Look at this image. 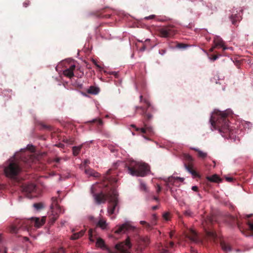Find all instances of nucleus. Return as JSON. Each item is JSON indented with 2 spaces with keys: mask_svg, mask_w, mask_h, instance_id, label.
I'll return each instance as SVG.
<instances>
[{
  "mask_svg": "<svg viewBox=\"0 0 253 253\" xmlns=\"http://www.w3.org/2000/svg\"><path fill=\"white\" fill-rule=\"evenodd\" d=\"M228 113L227 112L217 111L213 113L210 119L212 126L222 133L223 137H234L236 131L232 126L229 125Z\"/></svg>",
  "mask_w": 253,
  "mask_h": 253,
  "instance_id": "1",
  "label": "nucleus"
},
{
  "mask_svg": "<svg viewBox=\"0 0 253 253\" xmlns=\"http://www.w3.org/2000/svg\"><path fill=\"white\" fill-rule=\"evenodd\" d=\"M46 216L40 217H32L29 219H16L10 229L12 233H17L22 229L28 231L33 225L37 228H40L42 226L46 220Z\"/></svg>",
  "mask_w": 253,
  "mask_h": 253,
  "instance_id": "2",
  "label": "nucleus"
},
{
  "mask_svg": "<svg viewBox=\"0 0 253 253\" xmlns=\"http://www.w3.org/2000/svg\"><path fill=\"white\" fill-rule=\"evenodd\" d=\"M128 172L133 176H144L149 170V166L144 163L133 161L127 167Z\"/></svg>",
  "mask_w": 253,
  "mask_h": 253,
  "instance_id": "3",
  "label": "nucleus"
},
{
  "mask_svg": "<svg viewBox=\"0 0 253 253\" xmlns=\"http://www.w3.org/2000/svg\"><path fill=\"white\" fill-rule=\"evenodd\" d=\"M21 170L18 163L14 161H10L4 168V171L5 175L11 178H15Z\"/></svg>",
  "mask_w": 253,
  "mask_h": 253,
  "instance_id": "4",
  "label": "nucleus"
},
{
  "mask_svg": "<svg viewBox=\"0 0 253 253\" xmlns=\"http://www.w3.org/2000/svg\"><path fill=\"white\" fill-rule=\"evenodd\" d=\"M140 98V102L144 103L145 104L146 106L144 107L143 106H136L135 107V111L137 112L139 110L141 111L140 114L143 116L146 121H150L153 117L152 115L150 113H147V111L149 108H151L152 109H153V107L151 106L150 102L146 98H143V96L141 95L139 97Z\"/></svg>",
  "mask_w": 253,
  "mask_h": 253,
  "instance_id": "5",
  "label": "nucleus"
},
{
  "mask_svg": "<svg viewBox=\"0 0 253 253\" xmlns=\"http://www.w3.org/2000/svg\"><path fill=\"white\" fill-rule=\"evenodd\" d=\"M52 203L50 205L51 213L49 215V224L52 225L58 219L59 215L62 212L60 207L57 203V199L56 197L51 198Z\"/></svg>",
  "mask_w": 253,
  "mask_h": 253,
  "instance_id": "6",
  "label": "nucleus"
},
{
  "mask_svg": "<svg viewBox=\"0 0 253 253\" xmlns=\"http://www.w3.org/2000/svg\"><path fill=\"white\" fill-rule=\"evenodd\" d=\"M213 217L211 216H208L203 221L202 224L205 228L206 234L208 238L215 242L217 238L216 233L210 228V225L213 224Z\"/></svg>",
  "mask_w": 253,
  "mask_h": 253,
  "instance_id": "7",
  "label": "nucleus"
},
{
  "mask_svg": "<svg viewBox=\"0 0 253 253\" xmlns=\"http://www.w3.org/2000/svg\"><path fill=\"white\" fill-rule=\"evenodd\" d=\"M157 31L160 37L165 38L172 37L176 33V29L172 25L162 27Z\"/></svg>",
  "mask_w": 253,
  "mask_h": 253,
  "instance_id": "8",
  "label": "nucleus"
},
{
  "mask_svg": "<svg viewBox=\"0 0 253 253\" xmlns=\"http://www.w3.org/2000/svg\"><path fill=\"white\" fill-rule=\"evenodd\" d=\"M184 165L186 169L194 177H199L198 173L193 169V158L188 154H183Z\"/></svg>",
  "mask_w": 253,
  "mask_h": 253,
  "instance_id": "9",
  "label": "nucleus"
},
{
  "mask_svg": "<svg viewBox=\"0 0 253 253\" xmlns=\"http://www.w3.org/2000/svg\"><path fill=\"white\" fill-rule=\"evenodd\" d=\"M118 192L112 188V215L118 213L119 211V200L118 198ZM115 216L112 215V219L115 218Z\"/></svg>",
  "mask_w": 253,
  "mask_h": 253,
  "instance_id": "10",
  "label": "nucleus"
},
{
  "mask_svg": "<svg viewBox=\"0 0 253 253\" xmlns=\"http://www.w3.org/2000/svg\"><path fill=\"white\" fill-rule=\"evenodd\" d=\"M131 245L129 239L127 238L125 242L117 244L115 248L120 253H130L129 250L131 248Z\"/></svg>",
  "mask_w": 253,
  "mask_h": 253,
  "instance_id": "11",
  "label": "nucleus"
},
{
  "mask_svg": "<svg viewBox=\"0 0 253 253\" xmlns=\"http://www.w3.org/2000/svg\"><path fill=\"white\" fill-rule=\"evenodd\" d=\"M131 126L134 127L136 131L142 134H145L147 132L150 134L154 133L152 127L148 126L145 122H143V127H137L134 125H131Z\"/></svg>",
  "mask_w": 253,
  "mask_h": 253,
  "instance_id": "12",
  "label": "nucleus"
},
{
  "mask_svg": "<svg viewBox=\"0 0 253 253\" xmlns=\"http://www.w3.org/2000/svg\"><path fill=\"white\" fill-rule=\"evenodd\" d=\"M110 169L108 170L107 174H106V175L103 177L102 179V182L100 183V187H104V188H106V190H104L105 192H107V191H109L110 189V186L111 185V179L109 174V173L110 172Z\"/></svg>",
  "mask_w": 253,
  "mask_h": 253,
  "instance_id": "13",
  "label": "nucleus"
},
{
  "mask_svg": "<svg viewBox=\"0 0 253 253\" xmlns=\"http://www.w3.org/2000/svg\"><path fill=\"white\" fill-rule=\"evenodd\" d=\"M36 190V186L34 184L30 183L25 185L23 187V190L27 193V194H31L28 195V197L32 198L36 197V195L34 194V192Z\"/></svg>",
  "mask_w": 253,
  "mask_h": 253,
  "instance_id": "14",
  "label": "nucleus"
},
{
  "mask_svg": "<svg viewBox=\"0 0 253 253\" xmlns=\"http://www.w3.org/2000/svg\"><path fill=\"white\" fill-rule=\"evenodd\" d=\"M133 229V227L130 225L129 224L127 223H125L122 225L118 226L116 230H115L114 232L116 234H120L124 233L126 232V231L132 230Z\"/></svg>",
  "mask_w": 253,
  "mask_h": 253,
  "instance_id": "15",
  "label": "nucleus"
},
{
  "mask_svg": "<svg viewBox=\"0 0 253 253\" xmlns=\"http://www.w3.org/2000/svg\"><path fill=\"white\" fill-rule=\"evenodd\" d=\"M186 236L192 242H197L198 241L197 234L192 229H190L187 231Z\"/></svg>",
  "mask_w": 253,
  "mask_h": 253,
  "instance_id": "16",
  "label": "nucleus"
},
{
  "mask_svg": "<svg viewBox=\"0 0 253 253\" xmlns=\"http://www.w3.org/2000/svg\"><path fill=\"white\" fill-rule=\"evenodd\" d=\"M213 42L215 46H216L217 47H222L223 50H225L227 49V47L224 45V42L222 39L218 36L214 37Z\"/></svg>",
  "mask_w": 253,
  "mask_h": 253,
  "instance_id": "17",
  "label": "nucleus"
},
{
  "mask_svg": "<svg viewBox=\"0 0 253 253\" xmlns=\"http://www.w3.org/2000/svg\"><path fill=\"white\" fill-rule=\"evenodd\" d=\"M75 68L76 66L75 65H71L69 68L63 71L64 75L69 78H71L74 76V71L75 70Z\"/></svg>",
  "mask_w": 253,
  "mask_h": 253,
  "instance_id": "18",
  "label": "nucleus"
},
{
  "mask_svg": "<svg viewBox=\"0 0 253 253\" xmlns=\"http://www.w3.org/2000/svg\"><path fill=\"white\" fill-rule=\"evenodd\" d=\"M96 246L98 248H100L103 250H107L109 253L111 252L110 249L106 245L104 241L100 238L97 239Z\"/></svg>",
  "mask_w": 253,
  "mask_h": 253,
  "instance_id": "19",
  "label": "nucleus"
},
{
  "mask_svg": "<svg viewBox=\"0 0 253 253\" xmlns=\"http://www.w3.org/2000/svg\"><path fill=\"white\" fill-rule=\"evenodd\" d=\"M84 172L89 176H93L96 178L99 177L100 175L98 172L95 171L94 170L86 167H85Z\"/></svg>",
  "mask_w": 253,
  "mask_h": 253,
  "instance_id": "20",
  "label": "nucleus"
},
{
  "mask_svg": "<svg viewBox=\"0 0 253 253\" xmlns=\"http://www.w3.org/2000/svg\"><path fill=\"white\" fill-rule=\"evenodd\" d=\"M107 225V224L106 223V221L103 218H100V219L97 222H96V227H99L103 230L106 228Z\"/></svg>",
  "mask_w": 253,
  "mask_h": 253,
  "instance_id": "21",
  "label": "nucleus"
},
{
  "mask_svg": "<svg viewBox=\"0 0 253 253\" xmlns=\"http://www.w3.org/2000/svg\"><path fill=\"white\" fill-rule=\"evenodd\" d=\"M95 199L96 202L100 204L102 202H104L106 200V196L102 193L95 195Z\"/></svg>",
  "mask_w": 253,
  "mask_h": 253,
  "instance_id": "22",
  "label": "nucleus"
},
{
  "mask_svg": "<svg viewBox=\"0 0 253 253\" xmlns=\"http://www.w3.org/2000/svg\"><path fill=\"white\" fill-rule=\"evenodd\" d=\"M84 233L85 230H82L79 232L74 233L70 237V239L73 240L78 239L80 237H82L84 235Z\"/></svg>",
  "mask_w": 253,
  "mask_h": 253,
  "instance_id": "23",
  "label": "nucleus"
},
{
  "mask_svg": "<svg viewBox=\"0 0 253 253\" xmlns=\"http://www.w3.org/2000/svg\"><path fill=\"white\" fill-rule=\"evenodd\" d=\"M87 92L89 94H97L99 92V88L94 86H91L87 89Z\"/></svg>",
  "mask_w": 253,
  "mask_h": 253,
  "instance_id": "24",
  "label": "nucleus"
},
{
  "mask_svg": "<svg viewBox=\"0 0 253 253\" xmlns=\"http://www.w3.org/2000/svg\"><path fill=\"white\" fill-rule=\"evenodd\" d=\"M207 178L211 182H218L221 181L220 178L216 174H214L211 176H208Z\"/></svg>",
  "mask_w": 253,
  "mask_h": 253,
  "instance_id": "25",
  "label": "nucleus"
},
{
  "mask_svg": "<svg viewBox=\"0 0 253 253\" xmlns=\"http://www.w3.org/2000/svg\"><path fill=\"white\" fill-rule=\"evenodd\" d=\"M220 246H221L222 249L226 252H230L231 251L230 246L229 245H228V244H226L223 241H221L220 242Z\"/></svg>",
  "mask_w": 253,
  "mask_h": 253,
  "instance_id": "26",
  "label": "nucleus"
},
{
  "mask_svg": "<svg viewBox=\"0 0 253 253\" xmlns=\"http://www.w3.org/2000/svg\"><path fill=\"white\" fill-rule=\"evenodd\" d=\"M193 150H194L196 152L198 153V156L202 159H205L207 156V153L206 152H204L198 149L197 148H194Z\"/></svg>",
  "mask_w": 253,
  "mask_h": 253,
  "instance_id": "27",
  "label": "nucleus"
},
{
  "mask_svg": "<svg viewBox=\"0 0 253 253\" xmlns=\"http://www.w3.org/2000/svg\"><path fill=\"white\" fill-rule=\"evenodd\" d=\"M82 148V145L78 146H74L72 147L73 154L74 156H77L80 152Z\"/></svg>",
  "mask_w": 253,
  "mask_h": 253,
  "instance_id": "28",
  "label": "nucleus"
},
{
  "mask_svg": "<svg viewBox=\"0 0 253 253\" xmlns=\"http://www.w3.org/2000/svg\"><path fill=\"white\" fill-rule=\"evenodd\" d=\"M235 222L238 226V228L241 231V232H242L243 234H244V228H243L242 226V223L241 222L240 220L237 218L235 219Z\"/></svg>",
  "mask_w": 253,
  "mask_h": 253,
  "instance_id": "29",
  "label": "nucleus"
},
{
  "mask_svg": "<svg viewBox=\"0 0 253 253\" xmlns=\"http://www.w3.org/2000/svg\"><path fill=\"white\" fill-rule=\"evenodd\" d=\"M88 235H89V240L91 242H93L94 241V240L93 239V236L94 235H96V229H89V232H88Z\"/></svg>",
  "mask_w": 253,
  "mask_h": 253,
  "instance_id": "30",
  "label": "nucleus"
},
{
  "mask_svg": "<svg viewBox=\"0 0 253 253\" xmlns=\"http://www.w3.org/2000/svg\"><path fill=\"white\" fill-rule=\"evenodd\" d=\"M140 223L141 225L145 226V228L147 230H151L152 229V224L151 225L150 224L147 223V222H146L145 221H140Z\"/></svg>",
  "mask_w": 253,
  "mask_h": 253,
  "instance_id": "31",
  "label": "nucleus"
},
{
  "mask_svg": "<svg viewBox=\"0 0 253 253\" xmlns=\"http://www.w3.org/2000/svg\"><path fill=\"white\" fill-rule=\"evenodd\" d=\"M34 207L37 210H40L43 208V205L42 203H35L34 204Z\"/></svg>",
  "mask_w": 253,
  "mask_h": 253,
  "instance_id": "32",
  "label": "nucleus"
},
{
  "mask_svg": "<svg viewBox=\"0 0 253 253\" xmlns=\"http://www.w3.org/2000/svg\"><path fill=\"white\" fill-rule=\"evenodd\" d=\"M183 213L184 215L187 217H192L194 214V213L192 211H191L189 209L185 211Z\"/></svg>",
  "mask_w": 253,
  "mask_h": 253,
  "instance_id": "33",
  "label": "nucleus"
},
{
  "mask_svg": "<svg viewBox=\"0 0 253 253\" xmlns=\"http://www.w3.org/2000/svg\"><path fill=\"white\" fill-rule=\"evenodd\" d=\"M90 122L96 123L98 126H102L103 124L101 120H98L97 119H93Z\"/></svg>",
  "mask_w": 253,
  "mask_h": 253,
  "instance_id": "34",
  "label": "nucleus"
},
{
  "mask_svg": "<svg viewBox=\"0 0 253 253\" xmlns=\"http://www.w3.org/2000/svg\"><path fill=\"white\" fill-rule=\"evenodd\" d=\"M248 228L252 231L253 233V222H251L249 220L247 221Z\"/></svg>",
  "mask_w": 253,
  "mask_h": 253,
  "instance_id": "35",
  "label": "nucleus"
},
{
  "mask_svg": "<svg viewBox=\"0 0 253 253\" xmlns=\"http://www.w3.org/2000/svg\"><path fill=\"white\" fill-rule=\"evenodd\" d=\"M157 219V217L155 214H153L152 215V218L151 220V224L152 225H155L156 224V220Z\"/></svg>",
  "mask_w": 253,
  "mask_h": 253,
  "instance_id": "36",
  "label": "nucleus"
},
{
  "mask_svg": "<svg viewBox=\"0 0 253 253\" xmlns=\"http://www.w3.org/2000/svg\"><path fill=\"white\" fill-rule=\"evenodd\" d=\"M237 15H232L231 16H230V19L231 20V21H232V23L234 25H235L236 24V23L237 22V20L236 19V18L237 17Z\"/></svg>",
  "mask_w": 253,
  "mask_h": 253,
  "instance_id": "37",
  "label": "nucleus"
},
{
  "mask_svg": "<svg viewBox=\"0 0 253 253\" xmlns=\"http://www.w3.org/2000/svg\"><path fill=\"white\" fill-rule=\"evenodd\" d=\"M53 253H65V251L63 248H60L55 250Z\"/></svg>",
  "mask_w": 253,
  "mask_h": 253,
  "instance_id": "38",
  "label": "nucleus"
},
{
  "mask_svg": "<svg viewBox=\"0 0 253 253\" xmlns=\"http://www.w3.org/2000/svg\"><path fill=\"white\" fill-rule=\"evenodd\" d=\"M121 164H122V162L119 161H117L116 163H114L113 165L112 166V169H113V168L114 169H117Z\"/></svg>",
  "mask_w": 253,
  "mask_h": 253,
  "instance_id": "39",
  "label": "nucleus"
},
{
  "mask_svg": "<svg viewBox=\"0 0 253 253\" xmlns=\"http://www.w3.org/2000/svg\"><path fill=\"white\" fill-rule=\"evenodd\" d=\"M141 189L144 191H147V186L145 184L141 183L140 185Z\"/></svg>",
  "mask_w": 253,
  "mask_h": 253,
  "instance_id": "40",
  "label": "nucleus"
},
{
  "mask_svg": "<svg viewBox=\"0 0 253 253\" xmlns=\"http://www.w3.org/2000/svg\"><path fill=\"white\" fill-rule=\"evenodd\" d=\"M221 55L220 54H218V55H212V57L211 58V59L213 60V61H215L216 60L219 56H220Z\"/></svg>",
  "mask_w": 253,
  "mask_h": 253,
  "instance_id": "41",
  "label": "nucleus"
},
{
  "mask_svg": "<svg viewBox=\"0 0 253 253\" xmlns=\"http://www.w3.org/2000/svg\"><path fill=\"white\" fill-rule=\"evenodd\" d=\"M30 1L28 0H26L23 2V6L25 7H27L30 5Z\"/></svg>",
  "mask_w": 253,
  "mask_h": 253,
  "instance_id": "42",
  "label": "nucleus"
},
{
  "mask_svg": "<svg viewBox=\"0 0 253 253\" xmlns=\"http://www.w3.org/2000/svg\"><path fill=\"white\" fill-rule=\"evenodd\" d=\"M166 52V49H161L159 50V53L161 54L162 55H164Z\"/></svg>",
  "mask_w": 253,
  "mask_h": 253,
  "instance_id": "43",
  "label": "nucleus"
},
{
  "mask_svg": "<svg viewBox=\"0 0 253 253\" xmlns=\"http://www.w3.org/2000/svg\"><path fill=\"white\" fill-rule=\"evenodd\" d=\"M169 213H165L163 214V217L166 220H169Z\"/></svg>",
  "mask_w": 253,
  "mask_h": 253,
  "instance_id": "44",
  "label": "nucleus"
},
{
  "mask_svg": "<svg viewBox=\"0 0 253 253\" xmlns=\"http://www.w3.org/2000/svg\"><path fill=\"white\" fill-rule=\"evenodd\" d=\"M111 74H112V75L114 76L115 78H116V79L119 78V74L118 72H112Z\"/></svg>",
  "mask_w": 253,
  "mask_h": 253,
  "instance_id": "45",
  "label": "nucleus"
},
{
  "mask_svg": "<svg viewBox=\"0 0 253 253\" xmlns=\"http://www.w3.org/2000/svg\"><path fill=\"white\" fill-rule=\"evenodd\" d=\"M146 48V47L145 45H144V44H142V46L141 47H140L139 50L141 51H144V50H145Z\"/></svg>",
  "mask_w": 253,
  "mask_h": 253,
  "instance_id": "46",
  "label": "nucleus"
},
{
  "mask_svg": "<svg viewBox=\"0 0 253 253\" xmlns=\"http://www.w3.org/2000/svg\"><path fill=\"white\" fill-rule=\"evenodd\" d=\"M62 159L61 158H60V157H56L55 158L53 161L55 162V163H59L60 162V160Z\"/></svg>",
  "mask_w": 253,
  "mask_h": 253,
  "instance_id": "47",
  "label": "nucleus"
},
{
  "mask_svg": "<svg viewBox=\"0 0 253 253\" xmlns=\"http://www.w3.org/2000/svg\"><path fill=\"white\" fill-rule=\"evenodd\" d=\"M27 149L30 150L31 151H34V147L33 145H28L27 146Z\"/></svg>",
  "mask_w": 253,
  "mask_h": 253,
  "instance_id": "48",
  "label": "nucleus"
},
{
  "mask_svg": "<svg viewBox=\"0 0 253 253\" xmlns=\"http://www.w3.org/2000/svg\"><path fill=\"white\" fill-rule=\"evenodd\" d=\"M155 17V15H150L149 16H147L145 18V19H154V18Z\"/></svg>",
  "mask_w": 253,
  "mask_h": 253,
  "instance_id": "49",
  "label": "nucleus"
},
{
  "mask_svg": "<svg viewBox=\"0 0 253 253\" xmlns=\"http://www.w3.org/2000/svg\"><path fill=\"white\" fill-rule=\"evenodd\" d=\"M225 178L227 181L230 182H232L234 180V179L231 177H226Z\"/></svg>",
  "mask_w": 253,
  "mask_h": 253,
  "instance_id": "50",
  "label": "nucleus"
},
{
  "mask_svg": "<svg viewBox=\"0 0 253 253\" xmlns=\"http://www.w3.org/2000/svg\"><path fill=\"white\" fill-rule=\"evenodd\" d=\"M174 246V243L173 242H170L168 245L167 246V248H173Z\"/></svg>",
  "mask_w": 253,
  "mask_h": 253,
  "instance_id": "51",
  "label": "nucleus"
},
{
  "mask_svg": "<svg viewBox=\"0 0 253 253\" xmlns=\"http://www.w3.org/2000/svg\"><path fill=\"white\" fill-rule=\"evenodd\" d=\"M55 146L59 148H63L64 147V144L63 143H61L56 144Z\"/></svg>",
  "mask_w": 253,
  "mask_h": 253,
  "instance_id": "52",
  "label": "nucleus"
},
{
  "mask_svg": "<svg viewBox=\"0 0 253 253\" xmlns=\"http://www.w3.org/2000/svg\"><path fill=\"white\" fill-rule=\"evenodd\" d=\"M192 190L194 191H198V187L197 186H193L192 187Z\"/></svg>",
  "mask_w": 253,
  "mask_h": 253,
  "instance_id": "53",
  "label": "nucleus"
},
{
  "mask_svg": "<svg viewBox=\"0 0 253 253\" xmlns=\"http://www.w3.org/2000/svg\"><path fill=\"white\" fill-rule=\"evenodd\" d=\"M156 191L158 193H159L161 191V187L160 185H157V188Z\"/></svg>",
  "mask_w": 253,
  "mask_h": 253,
  "instance_id": "54",
  "label": "nucleus"
},
{
  "mask_svg": "<svg viewBox=\"0 0 253 253\" xmlns=\"http://www.w3.org/2000/svg\"><path fill=\"white\" fill-rule=\"evenodd\" d=\"M186 46V45L183 43H180L178 45V47L180 48H185Z\"/></svg>",
  "mask_w": 253,
  "mask_h": 253,
  "instance_id": "55",
  "label": "nucleus"
},
{
  "mask_svg": "<svg viewBox=\"0 0 253 253\" xmlns=\"http://www.w3.org/2000/svg\"><path fill=\"white\" fill-rule=\"evenodd\" d=\"M32 156L31 155H28V157H29V160H28V161L27 162V163H30L31 161H32L33 159Z\"/></svg>",
  "mask_w": 253,
  "mask_h": 253,
  "instance_id": "56",
  "label": "nucleus"
},
{
  "mask_svg": "<svg viewBox=\"0 0 253 253\" xmlns=\"http://www.w3.org/2000/svg\"><path fill=\"white\" fill-rule=\"evenodd\" d=\"M173 234H174V232L173 231H171L170 233H169V237L170 238H172L173 236Z\"/></svg>",
  "mask_w": 253,
  "mask_h": 253,
  "instance_id": "57",
  "label": "nucleus"
},
{
  "mask_svg": "<svg viewBox=\"0 0 253 253\" xmlns=\"http://www.w3.org/2000/svg\"><path fill=\"white\" fill-rule=\"evenodd\" d=\"M217 47L216 46H215V45H214L213 47H212L210 49V52H212L214 50V49L215 48H216Z\"/></svg>",
  "mask_w": 253,
  "mask_h": 253,
  "instance_id": "58",
  "label": "nucleus"
},
{
  "mask_svg": "<svg viewBox=\"0 0 253 253\" xmlns=\"http://www.w3.org/2000/svg\"><path fill=\"white\" fill-rule=\"evenodd\" d=\"M158 207L157 206H155L152 207V210H156L158 209Z\"/></svg>",
  "mask_w": 253,
  "mask_h": 253,
  "instance_id": "59",
  "label": "nucleus"
},
{
  "mask_svg": "<svg viewBox=\"0 0 253 253\" xmlns=\"http://www.w3.org/2000/svg\"><path fill=\"white\" fill-rule=\"evenodd\" d=\"M252 215H253V214H249V215H247L246 216V219H248L249 218L251 217Z\"/></svg>",
  "mask_w": 253,
  "mask_h": 253,
  "instance_id": "60",
  "label": "nucleus"
},
{
  "mask_svg": "<svg viewBox=\"0 0 253 253\" xmlns=\"http://www.w3.org/2000/svg\"><path fill=\"white\" fill-rule=\"evenodd\" d=\"M108 211L109 214H111V208L109 207L108 208Z\"/></svg>",
  "mask_w": 253,
  "mask_h": 253,
  "instance_id": "61",
  "label": "nucleus"
},
{
  "mask_svg": "<svg viewBox=\"0 0 253 253\" xmlns=\"http://www.w3.org/2000/svg\"><path fill=\"white\" fill-rule=\"evenodd\" d=\"M84 164L86 165L89 163V161L88 160H84Z\"/></svg>",
  "mask_w": 253,
  "mask_h": 253,
  "instance_id": "62",
  "label": "nucleus"
},
{
  "mask_svg": "<svg viewBox=\"0 0 253 253\" xmlns=\"http://www.w3.org/2000/svg\"><path fill=\"white\" fill-rule=\"evenodd\" d=\"M154 199L157 201H159V198L157 197H154Z\"/></svg>",
  "mask_w": 253,
  "mask_h": 253,
  "instance_id": "63",
  "label": "nucleus"
},
{
  "mask_svg": "<svg viewBox=\"0 0 253 253\" xmlns=\"http://www.w3.org/2000/svg\"><path fill=\"white\" fill-rule=\"evenodd\" d=\"M192 253H197V252L193 251Z\"/></svg>",
  "mask_w": 253,
  "mask_h": 253,
  "instance_id": "64",
  "label": "nucleus"
}]
</instances>
